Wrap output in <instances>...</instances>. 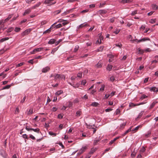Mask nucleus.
<instances>
[{
  "label": "nucleus",
  "mask_w": 158,
  "mask_h": 158,
  "mask_svg": "<svg viewBox=\"0 0 158 158\" xmlns=\"http://www.w3.org/2000/svg\"><path fill=\"white\" fill-rule=\"evenodd\" d=\"M65 76L64 75L59 74V79H63L65 80Z\"/></svg>",
  "instance_id": "nucleus-24"
},
{
  "label": "nucleus",
  "mask_w": 158,
  "mask_h": 158,
  "mask_svg": "<svg viewBox=\"0 0 158 158\" xmlns=\"http://www.w3.org/2000/svg\"><path fill=\"white\" fill-rule=\"evenodd\" d=\"M112 66L108 65L107 68V69L108 70L110 71L112 69Z\"/></svg>",
  "instance_id": "nucleus-30"
},
{
  "label": "nucleus",
  "mask_w": 158,
  "mask_h": 158,
  "mask_svg": "<svg viewBox=\"0 0 158 158\" xmlns=\"http://www.w3.org/2000/svg\"><path fill=\"white\" fill-rule=\"evenodd\" d=\"M11 86L10 85H7L6 86L4 87L2 89H8Z\"/></svg>",
  "instance_id": "nucleus-29"
},
{
  "label": "nucleus",
  "mask_w": 158,
  "mask_h": 158,
  "mask_svg": "<svg viewBox=\"0 0 158 158\" xmlns=\"http://www.w3.org/2000/svg\"><path fill=\"white\" fill-rule=\"evenodd\" d=\"M150 40V39L148 38H144L143 39L139 40L138 41V42L145 41L147 40Z\"/></svg>",
  "instance_id": "nucleus-12"
},
{
  "label": "nucleus",
  "mask_w": 158,
  "mask_h": 158,
  "mask_svg": "<svg viewBox=\"0 0 158 158\" xmlns=\"http://www.w3.org/2000/svg\"><path fill=\"white\" fill-rule=\"evenodd\" d=\"M24 64V63L22 62L16 65V67H19L23 65Z\"/></svg>",
  "instance_id": "nucleus-44"
},
{
  "label": "nucleus",
  "mask_w": 158,
  "mask_h": 158,
  "mask_svg": "<svg viewBox=\"0 0 158 158\" xmlns=\"http://www.w3.org/2000/svg\"><path fill=\"white\" fill-rule=\"evenodd\" d=\"M21 29L20 28L18 27H16L15 28V32H19L20 31Z\"/></svg>",
  "instance_id": "nucleus-25"
},
{
  "label": "nucleus",
  "mask_w": 158,
  "mask_h": 158,
  "mask_svg": "<svg viewBox=\"0 0 158 158\" xmlns=\"http://www.w3.org/2000/svg\"><path fill=\"white\" fill-rule=\"evenodd\" d=\"M87 147L86 146L82 147L80 151L79 154H80L83 152L87 149Z\"/></svg>",
  "instance_id": "nucleus-18"
},
{
  "label": "nucleus",
  "mask_w": 158,
  "mask_h": 158,
  "mask_svg": "<svg viewBox=\"0 0 158 158\" xmlns=\"http://www.w3.org/2000/svg\"><path fill=\"white\" fill-rule=\"evenodd\" d=\"M150 90L151 91L157 92H158V88L155 87H152L150 88Z\"/></svg>",
  "instance_id": "nucleus-11"
},
{
  "label": "nucleus",
  "mask_w": 158,
  "mask_h": 158,
  "mask_svg": "<svg viewBox=\"0 0 158 158\" xmlns=\"http://www.w3.org/2000/svg\"><path fill=\"white\" fill-rule=\"evenodd\" d=\"M143 112H141L139 114L138 116L137 117V118H136V119H137L138 118H140L143 114Z\"/></svg>",
  "instance_id": "nucleus-33"
},
{
  "label": "nucleus",
  "mask_w": 158,
  "mask_h": 158,
  "mask_svg": "<svg viewBox=\"0 0 158 158\" xmlns=\"http://www.w3.org/2000/svg\"><path fill=\"white\" fill-rule=\"evenodd\" d=\"M82 76V73L81 72L78 73L77 74V77L79 78H81Z\"/></svg>",
  "instance_id": "nucleus-43"
},
{
  "label": "nucleus",
  "mask_w": 158,
  "mask_h": 158,
  "mask_svg": "<svg viewBox=\"0 0 158 158\" xmlns=\"http://www.w3.org/2000/svg\"><path fill=\"white\" fill-rule=\"evenodd\" d=\"M9 39V38L8 37H5V38H2L0 40V42H3L4 41H5L8 40Z\"/></svg>",
  "instance_id": "nucleus-22"
},
{
  "label": "nucleus",
  "mask_w": 158,
  "mask_h": 158,
  "mask_svg": "<svg viewBox=\"0 0 158 158\" xmlns=\"http://www.w3.org/2000/svg\"><path fill=\"white\" fill-rule=\"evenodd\" d=\"M56 40L53 39H51L48 42V44H54Z\"/></svg>",
  "instance_id": "nucleus-15"
},
{
  "label": "nucleus",
  "mask_w": 158,
  "mask_h": 158,
  "mask_svg": "<svg viewBox=\"0 0 158 158\" xmlns=\"http://www.w3.org/2000/svg\"><path fill=\"white\" fill-rule=\"evenodd\" d=\"M114 77L113 76H111L110 78V80L112 81H113L114 80Z\"/></svg>",
  "instance_id": "nucleus-64"
},
{
  "label": "nucleus",
  "mask_w": 158,
  "mask_h": 158,
  "mask_svg": "<svg viewBox=\"0 0 158 158\" xmlns=\"http://www.w3.org/2000/svg\"><path fill=\"white\" fill-rule=\"evenodd\" d=\"M74 9V8H73L71 9L67 10L66 11H65L64 13L62 14V15H65L71 12V11L73 10Z\"/></svg>",
  "instance_id": "nucleus-9"
},
{
  "label": "nucleus",
  "mask_w": 158,
  "mask_h": 158,
  "mask_svg": "<svg viewBox=\"0 0 158 158\" xmlns=\"http://www.w3.org/2000/svg\"><path fill=\"white\" fill-rule=\"evenodd\" d=\"M115 45L117 47H118L120 48H121L122 46V44L121 43H119L118 44H115Z\"/></svg>",
  "instance_id": "nucleus-37"
},
{
  "label": "nucleus",
  "mask_w": 158,
  "mask_h": 158,
  "mask_svg": "<svg viewBox=\"0 0 158 158\" xmlns=\"http://www.w3.org/2000/svg\"><path fill=\"white\" fill-rule=\"evenodd\" d=\"M59 74H52L50 77L52 78V77H53L54 79V80L55 81H56L57 79H59Z\"/></svg>",
  "instance_id": "nucleus-3"
},
{
  "label": "nucleus",
  "mask_w": 158,
  "mask_h": 158,
  "mask_svg": "<svg viewBox=\"0 0 158 158\" xmlns=\"http://www.w3.org/2000/svg\"><path fill=\"white\" fill-rule=\"evenodd\" d=\"M89 11V10L86 9V10H84L82 11L81 13H86V12H88Z\"/></svg>",
  "instance_id": "nucleus-48"
},
{
  "label": "nucleus",
  "mask_w": 158,
  "mask_h": 158,
  "mask_svg": "<svg viewBox=\"0 0 158 158\" xmlns=\"http://www.w3.org/2000/svg\"><path fill=\"white\" fill-rule=\"evenodd\" d=\"M142 126L141 125H139L137 127H136L134 129H132V131H135V132H136L139 129V127H141Z\"/></svg>",
  "instance_id": "nucleus-20"
},
{
  "label": "nucleus",
  "mask_w": 158,
  "mask_h": 158,
  "mask_svg": "<svg viewBox=\"0 0 158 158\" xmlns=\"http://www.w3.org/2000/svg\"><path fill=\"white\" fill-rule=\"evenodd\" d=\"M115 91H112V92L110 93H106L105 95V97L106 98H108L109 97L110 98L114 96L115 93Z\"/></svg>",
  "instance_id": "nucleus-2"
},
{
  "label": "nucleus",
  "mask_w": 158,
  "mask_h": 158,
  "mask_svg": "<svg viewBox=\"0 0 158 158\" xmlns=\"http://www.w3.org/2000/svg\"><path fill=\"white\" fill-rule=\"evenodd\" d=\"M26 129L28 131H29L30 130H32L34 131L35 132H37L38 133H39L40 131V129L39 128H36V129H33V128H28L27 127H26Z\"/></svg>",
  "instance_id": "nucleus-5"
},
{
  "label": "nucleus",
  "mask_w": 158,
  "mask_h": 158,
  "mask_svg": "<svg viewBox=\"0 0 158 158\" xmlns=\"http://www.w3.org/2000/svg\"><path fill=\"white\" fill-rule=\"evenodd\" d=\"M31 12V10L30 9H27L25 10L23 14V15L25 16L27 14H29Z\"/></svg>",
  "instance_id": "nucleus-13"
},
{
  "label": "nucleus",
  "mask_w": 158,
  "mask_h": 158,
  "mask_svg": "<svg viewBox=\"0 0 158 158\" xmlns=\"http://www.w3.org/2000/svg\"><path fill=\"white\" fill-rule=\"evenodd\" d=\"M97 68H101L102 66V63L100 61L96 65Z\"/></svg>",
  "instance_id": "nucleus-26"
},
{
  "label": "nucleus",
  "mask_w": 158,
  "mask_h": 158,
  "mask_svg": "<svg viewBox=\"0 0 158 158\" xmlns=\"http://www.w3.org/2000/svg\"><path fill=\"white\" fill-rule=\"evenodd\" d=\"M81 112L80 111H77L76 113V116L78 117L80 116L81 114Z\"/></svg>",
  "instance_id": "nucleus-27"
},
{
  "label": "nucleus",
  "mask_w": 158,
  "mask_h": 158,
  "mask_svg": "<svg viewBox=\"0 0 158 158\" xmlns=\"http://www.w3.org/2000/svg\"><path fill=\"white\" fill-rule=\"evenodd\" d=\"M120 31V30L119 29H117L114 32V33H115L116 34H117Z\"/></svg>",
  "instance_id": "nucleus-62"
},
{
  "label": "nucleus",
  "mask_w": 158,
  "mask_h": 158,
  "mask_svg": "<svg viewBox=\"0 0 158 158\" xmlns=\"http://www.w3.org/2000/svg\"><path fill=\"white\" fill-rule=\"evenodd\" d=\"M107 12V11L105 10H100L98 11L97 13L102 15L106 14Z\"/></svg>",
  "instance_id": "nucleus-6"
},
{
  "label": "nucleus",
  "mask_w": 158,
  "mask_h": 158,
  "mask_svg": "<svg viewBox=\"0 0 158 158\" xmlns=\"http://www.w3.org/2000/svg\"><path fill=\"white\" fill-rule=\"evenodd\" d=\"M145 148L144 147H143L141 148V149L140 150V151L141 152H143L145 151Z\"/></svg>",
  "instance_id": "nucleus-53"
},
{
  "label": "nucleus",
  "mask_w": 158,
  "mask_h": 158,
  "mask_svg": "<svg viewBox=\"0 0 158 158\" xmlns=\"http://www.w3.org/2000/svg\"><path fill=\"white\" fill-rule=\"evenodd\" d=\"M108 57L111 59H112L114 57V56L112 54H109L108 55Z\"/></svg>",
  "instance_id": "nucleus-45"
},
{
  "label": "nucleus",
  "mask_w": 158,
  "mask_h": 158,
  "mask_svg": "<svg viewBox=\"0 0 158 158\" xmlns=\"http://www.w3.org/2000/svg\"><path fill=\"white\" fill-rule=\"evenodd\" d=\"M99 104L96 102H93L92 103V104H91V106H94V107H98L99 106Z\"/></svg>",
  "instance_id": "nucleus-16"
},
{
  "label": "nucleus",
  "mask_w": 158,
  "mask_h": 158,
  "mask_svg": "<svg viewBox=\"0 0 158 158\" xmlns=\"http://www.w3.org/2000/svg\"><path fill=\"white\" fill-rule=\"evenodd\" d=\"M105 85H102L101 86V87L100 89V90L102 91H103L104 90Z\"/></svg>",
  "instance_id": "nucleus-35"
},
{
  "label": "nucleus",
  "mask_w": 158,
  "mask_h": 158,
  "mask_svg": "<svg viewBox=\"0 0 158 158\" xmlns=\"http://www.w3.org/2000/svg\"><path fill=\"white\" fill-rule=\"evenodd\" d=\"M79 47L78 46H75V47L74 49V51L76 52L77 50H78Z\"/></svg>",
  "instance_id": "nucleus-47"
},
{
  "label": "nucleus",
  "mask_w": 158,
  "mask_h": 158,
  "mask_svg": "<svg viewBox=\"0 0 158 158\" xmlns=\"http://www.w3.org/2000/svg\"><path fill=\"white\" fill-rule=\"evenodd\" d=\"M33 113V109H29V111L28 112V114H31Z\"/></svg>",
  "instance_id": "nucleus-40"
},
{
  "label": "nucleus",
  "mask_w": 158,
  "mask_h": 158,
  "mask_svg": "<svg viewBox=\"0 0 158 158\" xmlns=\"http://www.w3.org/2000/svg\"><path fill=\"white\" fill-rule=\"evenodd\" d=\"M56 24V23H55L54 24H53V25H52L50 28L46 30V31H45L44 32V34L46 33H47L50 32L51 31V29H53V28L54 26V24Z\"/></svg>",
  "instance_id": "nucleus-7"
},
{
  "label": "nucleus",
  "mask_w": 158,
  "mask_h": 158,
  "mask_svg": "<svg viewBox=\"0 0 158 158\" xmlns=\"http://www.w3.org/2000/svg\"><path fill=\"white\" fill-rule=\"evenodd\" d=\"M55 24H54V26L53 28L56 27V28H58L61 27L62 26V25L61 24H59L56 25H55Z\"/></svg>",
  "instance_id": "nucleus-21"
},
{
  "label": "nucleus",
  "mask_w": 158,
  "mask_h": 158,
  "mask_svg": "<svg viewBox=\"0 0 158 158\" xmlns=\"http://www.w3.org/2000/svg\"><path fill=\"white\" fill-rule=\"evenodd\" d=\"M44 48H37L34 49L32 52H30L31 54H35L37 52H40L43 50Z\"/></svg>",
  "instance_id": "nucleus-1"
},
{
  "label": "nucleus",
  "mask_w": 158,
  "mask_h": 158,
  "mask_svg": "<svg viewBox=\"0 0 158 158\" xmlns=\"http://www.w3.org/2000/svg\"><path fill=\"white\" fill-rule=\"evenodd\" d=\"M29 137L33 140H35V138L32 135H30Z\"/></svg>",
  "instance_id": "nucleus-60"
},
{
  "label": "nucleus",
  "mask_w": 158,
  "mask_h": 158,
  "mask_svg": "<svg viewBox=\"0 0 158 158\" xmlns=\"http://www.w3.org/2000/svg\"><path fill=\"white\" fill-rule=\"evenodd\" d=\"M120 113V110L119 109H117L116 110V111L115 112V114L116 115L118 114H119Z\"/></svg>",
  "instance_id": "nucleus-56"
},
{
  "label": "nucleus",
  "mask_w": 158,
  "mask_h": 158,
  "mask_svg": "<svg viewBox=\"0 0 158 158\" xmlns=\"http://www.w3.org/2000/svg\"><path fill=\"white\" fill-rule=\"evenodd\" d=\"M49 123H46L45 124V127H46L47 128H48L49 127Z\"/></svg>",
  "instance_id": "nucleus-49"
},
{
  "label": "nucleus",
  "mask_w": 158,
  "mask_h": 158,
  "mask_svg": "<svg viewBox=\"0 0 158 158\" xmlns=\"http://www.w3.org/2000/svg\"><path fill=\"white\" fill-rule=\"evenodd\" d=\"M137 10H135L132 11L131 13V15H135L137 14Z\"/></svg>",
  "instance_id": "nucleus-42"
},
{
  "label": "nucleus",
  "mask_w": 158,
  "mask_h": 158,
  "mask_svg": "<svg viewBox=\"0 0 158 158\" xmlns=\"http://www.w3.org/2000/svg\"><path fill=\"white\" fill-rule=\"evenodd\" d=\"M151 135V132L148 131L147 134L145 135V136L146 138H148Z\"/></svg>",
  "instance_id": "nucleus-36"
},
{
  "label": "nucleus",
  "mask_w": 158,
  "mask_h": 158,
  "mask_svg": "<svg viewBox=\"0 0 158 158\" xmlns=\"http://www.w3.org/2000/svg\"><path fill=\"white\" fill-rule=\"evenodd\" d=\"M95 6V4H92L89 5V7L90 8H94Z\"/></svg>",
  "instance_id": "nucleus-46"
},
{
  "label": "nucleus",
  "mask_w": 158,
  "mask_h": 158,
  "mask_svg": "<svg viewBox=\"0 0 158 158\" xmlns=\"http://www.w3.org/2000/svg\"><path fill=\"white\" fill-rule=\"evenodd\" d=\"M40 4H41V3L40 2L38 3L37 4L35 5L34 6V7H33L34 8H35L36 7H38L40 5Z\"/></svg>",
  "instance_id": "nucleus-50"
},
{
  "label": "nucleus",
  "mask_w": 158,
  "mask_h": 158,
  "mask_svg": "<svg viewBox=\"0 0 158 158\" xmlns=\"http://www.w3.org/2000/svg\"><path fill=\"white\" fill-rule=\"evenodd\" d=\"M104 47L103 46H102L100 47L98 49V52H102V51L103 48Z\"/></svg>",
  "instance_id": "nucleus-31"
},
{
  "label": "nucleus",
  "mask_w": 158,
  "mask_h": 158,
  "mask_svg": "<svg viewBox=\"0 0 158 158\" xmlns=\"http://www.w3.org/2000/svg\"><path fill=\"white\" fill-rule=\"evenodd\" d=\"M81 83L83 85H85L86 83V81L85 80H83L82 81Z\"/></svg>",
  "instance_id": "nucleus-61"
},
{
  "label": "nucleus",
  "mask_w": 158,
  "mask_h": 158,
  "mask_svg": "<svg viewBox=\"0 0 158 158\" xmlns=\"http://www.w3.org/2000/svg\"><path fill=\"white\" fill-rule=\"evenodd\" d=\"M47 23V21H43L41 22V25H44L45 24Z\"/></svg>",
  "instance_id": "nucleus-59"
},
{
  "label": "nucleus",
  "mask_w": 158,
  "mask_h": 158,
  "mask_svg": "<svg viewBox=\"0 0 158 158\" xmlns=\"http://www.w3.org/2000/svg\"><path fill=\"white\" fill-rule=\"evenodd\" d=\"M31 30V29H27L22 33L21 35L23 36L27 35L29 32H30Z\"/></svg>",
  "instance_id": "nucleus-4"
},
{
  "label": "nucleus",
  "mask_w": 158,
  "mask_h": 158,
  "mask_svg": "<svg viewBox=\"0 0 158 158\" xmlns=\"http://www.w3.org/2000/svg\"><path fill=\"white\" fill-rule=\"evenodd\" d=\"M61 12V10H57L55 11L54 12V14L55 15H56L59 13H60Z\"/></svg>",
  "instance_id": "nucleus-32"
},
{
  "label": "nucleus",
  "mask_w": 158,
  "mask_h": 158,
  "mask_svg": "<svg viewBox=\"0 0 158 158\" xmlns=\"http://www.w3.org/2000/svg\"><path fill=\"white\" fill-rule=\"evenodd\" d=\"M112 110V109H111L110 108H108V109H106L105 110V111L106 112H110V111H111Z\"/></svg>",
  "instance_id": "nucleus-57"
},
{
  "label": "nucleus",
  "mask_w": 158,
  "mask_h": 158,
  "mask_svg": "<svg viewBox=\"0 0 158 158\" xmlns=\"http://www.w3.org/2000/svg\"><path fill=\"white\" fill-rule=\"evenodd\" d=\"M114 19H115V18L114 17H113L111 18L110 19V21L111 22V23H113L114 21Z\"/></svg>",
  "instance_id": "nucleus-54"
},
{
  "label": "nucleus",
  "mask_w": 158,
  "mask_h": 158,
  "mask_svg": "<svg viewBox=\"0 0 158 158\" xmlns=\"http://www.w3.org/2000/svg\"><path fill=\"white\" fill-rule=\"evenodd\" d=\"M132 127H131L127 130L126 131L123 135V136H125L126 134L131 131V128Z\"/></svg>",
  "instance_id": "nucleus-17"
},
{
  "label": "nucleus",
  "mask_w": 158,
  "mask_h": 158,
  "mask_svg": "<svg viewBox=\"0 0 158 158\" xmlns=\"http://www.w3.org/2000/svg\"><path fill=\"white\" fill-rule=\"evenodd\" d=\"M145 103H146V102H142L140 103H139L138 104H134V103H131L129 104V106H139V105H141Z\"/></svg>",
  "instance_id": "nucleus-10"
},
{
  "label": "nucleus",
  "mask_w": 158,
  "mask_h": 158,
  "mask_svg": "<svg viewBox=\"0 0 158 158\" xmlns=\"http://www.w3.org/2000/svg\"><path fill=\"white\" fill-rule=\"evenodd\" d=\"M99 141V140H95L94 142V145H96L97 143Z\"/></svg>",
  "instance_id": "nucleus-51"
},
{
  "label": "nucleus",
  "mask_w": 158,
  "mask_h": 158,
  "mask_svg": "<svg viewBox=\"0 0 158 158\" xmlns=\"http://www.w3.org/2000/svg\"><path fill=\"white\" fill-rule=\"evenodd\" d=\"M89 26V25H88L87 23H83L80 25L78 27V28H81L83 27L88 26Z\"/></svg>",
  "instance_id": "nucleus-8"
},
{
  "label": "nucleus",
  "mask_w": 158,
  "mask_h": 158,
  "mask_svg": "<svg viewBox=\"0 0 158 158\" xmlns=\"http://www.w3.org/2000/svg\"><path fill=\"white\" fill-rule=\"evenodd\" d=\"M62 93L63 91L62 90H60L56 92V95L59 96V95H60Z\"/></svg>",
  "instance_id": "nucleus-34"
},
{
  "label": "nucleus",
  "mask_w": 158,
  "mask_h": 158,
  "mask_svg": "<svg viewBox=\"0 0 158 158\" xmlns=\"http://www.w3.org/2000/svg\"><path fill=\"white\" fill-rule=\"evenodd\" d=\"M130 0H123L122 2L123 3H128L131 2Z\"/></svg>",
  "instance_id": "nucleus-41"
},
{
  "label": "nucleus",
  "mask_w": 158,
  "mask_h": 158,
  "mask_svg": "<svg viewBox=\"0 0 158 158\" xmlns=\"http://www.w3.org/2000/svg\"><path fill=\"white\" fill-rule=\"evenodd\" d=\"M96 150L97 149L96 148H92L89 152L90 154H93Z\"/></svg>",
  "instance_id": "nucleus-23"
},
{
  "label": "nucleus",
  "mask_w": 158,
  "mask_h": 158,
  "mask_svg": "<svg viewBox=\"0 0 158 158\" xmlns=\"http://www.w3.org/2000/svg\"><path fill=\"white\" fill-rule=\"evenodd\" d=\"M126 123H124L123 124H121L120 125V127L122 128H124L125 126Z\"/></svg>",
  "instance_id": "nucleus-55"
},
{
  "label": "nucleus",
  "mask_w": 158,
  "mask_h": 158,
  "mask_svg": "<svg viewBox=\"0 0 158 158\" xmlns=\"http://www.w3.org/2000/svg\"><path fill=\"white\" fill-rule=\"evenodd\" d=\"M156 19H151L150 21V22L151 23H154L156 22Z\"/></svg>",
  "instance_id": "nucleus-39"
},
{
  "label": "nucleus",
  "mask_w": 158,
  "mask_h": 158,
  "mask_svg": "<svg viewBox=\"0 0 158 158\" xmlns=\"http://www.w3.org/2000/svg\"><path fill=\"white\" fill-rule=\"evenodd\" d=\"M139 53L141 54H143L144 52V51L142 50L139 48Z\"/></svg>",
  "instance_id": "nucleus-52"
},
{
  "label": "nucleus",
  "mask_w": 158,
  "mask_h": 158,
  "mask_svg": "<svg viewBox=\"0 0 158 158\" xmlns=\"http://www.w3.org/2000/svg\"><path fill=\"white\" fill-rule=\"evenodd\" d=\"M14 29V28L13 27H10L7 30V32L8 33H9L11 32Z\"/></svg>",
  "instance_id": "nucleus-19"
},
{
  "label": "nucleus",
  "mask_w": 158,
  "mask_h": 158,
  "mask_svg": "<svg viewBox=\"0 0 158 158\" xmlns=\"http://www.w3.org/2000/svg\"><path fill=\"white\" fill-rule=\"evenodd\" d=\"M105 4V3H100L99 7H102Z\"/></svg>",
  "instance_id": "nucleus-63"
},
{
  "label": "nucleus",
  "mask_w": 158,
  "mask_h": 158,
  "mask_svg": "<svg viewBox=\"0 0 158 158\" xmlns=\"http://www.w3.org/2000/svg\"><path fill=\"white\" fill-rule=\"evenodd\" d=\"M49 134L50 135H53L54 136H56V133H54L51 131L49 132Z\"/></svg>",
  "instance_id": "nucleus-38"
},
{
  "label": "nucleus",
  "mask_w": 158,
  "mask_h": 158,
  "mask_svg": "<svg viewBox=\"0 0 158 158\" xmlns=\"http://www.w3.org/2000/svg\"><path fill=\"white\" fill-rule=\"evenodd\" d=\"M49 69L50 68L48 67H46L43 69L42 72L43 73H46L49 71Z\"/></svg>",
  "instance_id": "nucleus-14"
},
{
  "label": "nucleus",
  "mask_w": 158,
  "mask_h": 158,
  "mask_svg": "<svg viewBox=\"0 0 158 158\" xmlns=\"http://www.w3.org/2000/svg\"><path fill=\"white\" fill-rule=\"evenodd\" d=\"M72 106H73L72 103L71 102H69L68 106L69 107H72Z\"/></svg>",
  "instance_id": "nucleus-58"
},
{
  "label": "nucleus",
  "mask_w": 158,
  "mask_h": 158,
  "mask_svg": "<svg viewBox=\"0 0 158 158\" xmlns=\"http://www.w3.org/2000/svg\"><path fill=\"white\" fill-rule=\"evenodd\" d=\"M157 102H154L153 103L150 105V109L152 108L155 105Z\"/></svg>",
  "instance_id": "nucleus-28"
}]
</instances>
